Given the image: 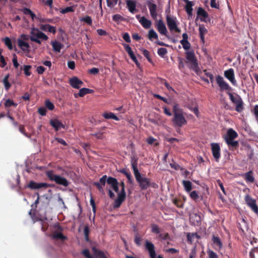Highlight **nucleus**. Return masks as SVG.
<instances>
[{"label": "nucleus", "instance_id": "obj_1", "mask_svg": "<svg viewBox=\"0 0 258 258\" xmlns=\"http://www.w3.org/2000/svg\"><path fill=\"white\" fill-rule=\"evenodd\" d=\"M131 165L136 179L142 190H146L150 186L155 187V186L157 185L155 183L151 182L150 178L146 177L145 175H141L137 167V158H132Z\"/></svg>", "mask_w": 258, "mask_h": 258}, {"label": "nucleus", "instance_id": "obj_2", "mask_svg": "<svg viewBox=\"0 0 258 258\" xmlns=\"http://www.w3.org/2000/svg\"><path fill=\"white\" fill-rule=\"evenodd\" d=\"M238 134L232 128L228 130L226 134L224 137V139L228 146L229 150H235L239 147V142L234 141L238 137Z\"/></svg>", "mask_w": 258, "mask_h": 258}, {"label": "nucleus", "instance_id": "obj_3", "mask_svg": "<svg viewBox=\"0 0 258 258\" xmlns=\"http://www.w3.org/2000/svg\"><path fill=\"white\" fill-rule=\"evenodd\" d=\"M185 62L188 64L189 69L193 70L197 75L200 71L198 60L194 51H187L185 52Z\"/></svg>", "mask_w": 258, "mask_h": 258}, {"label": "nucleus", "instance_id": "obj_4", "mask_svg": "<svg viewBox=\"0 0 258 258\" xmlns=\"http://www.w3.org/2000/svg\"><path fill=\"white\" fill-rule=\"evenodd\" d=\"M45 174L49 180L54 181L57 184L61 185L66 187L69 185V182L66 178L59 175L55 174L54 171L52 170L46 171Z\"/></svg>", "mask_w": 258, "mask_h": 258}, {"label": "nucleus", "instance_id": "obj_5", "mask_svg": "<svg viewBox=\"0 0 258 258\" xmlns=\"http://www.w3.org/2000/svg\"><path fill=\"white\" fill-rule=\"evenodd\" d=\"M30 34V40L39 44H41V40H47L48 39V36L38 28H32Z\"/></svg>", "mask_w": 258, "mask_h": 258}, {"label": "nucleus", "instance_id": "obj_6", "mask_svg": "<svg viewBox=\"0 0 258 258\" xmlns=\"http://www.w3.org/2000/svg\"><path fill=\"white\" fill-rule=\"evenodd\" d=\"M165 13L167 14L166 16L167 24L170 32L180 33L181 30L177 26L176 18L169 15V9L168 10H166Z\"/></svg>", "mask_w": 258, "mask_h": 258}, {"label": "nucleus", "instance_id": "obj_7", "mask_svg": "<svg viewBox=\"0 0 258 258\" xmlns=\"http://www.w3.org/2000/svg\"><path fill=\"white\" fill-rule=\"evenodd\" d=\"M227 94L229 96L230 100L235 104V110L238 112H241L244 109V102L240 96L236 94L235 97H234L230 92H228Z\"/></svg>", "mask_w": 258, "mask_h": 258}, {"label": "nucleus", "instance_id": "obj_8", "mask_svg": "<svg viewBox=\"0 0 258 258\" xmlns=\"http://www.w3.org/2000/svg\"><path fill=\"white\" fill-rule=\"evenodd\" d=\"M172 121L175 126L181 127L187 123V121L183 116V112L175 114Z\"/></svg>", "mask_w": 258, "mask_h": 258}, {"label": "nucleus", "instance_id": "obj_9", "mask_svg": "<svg viewBox=\"0 0 258 258\" xmlns=\"http://www.w3.org/2000/svg\"><path fill=\"white\" fill-rule=\"evenodd\" d=\"M244 200L246 205L255 214H258V206L256 205V201L252 198L249 195H247L244 197Z\"/></svg>", "mask_w": 258, "mask_h": 258}, {"label": "nucleus", "instance_id": "obj_10", "mask_svg": "<svg viewBox=\"0 0 258 258\" xmlns=\"http://www.w3.org/2000/svg\"><path fill=\"white\" fill-rule=\"evenodd\" d=\"M212 153L216 162H219L221 157V149L218 143L211 144Z\"/></svg>", "mask_w": 258, "mask_h": 258}, {"label": "nucleus", "instance_id": "obj_11", "mask_svg": "<svg viewBox=\"0 0 258 258\" xmlns=\"http://www.w3.org/2000/svg\"><path fill=\"white\" fill-rule=\"evenodd\" d=\"M51 186L50 184L46 183H37L33 180L30 181L29 183L25 186V188H29L31 189H39L41 188H46Z\"/></svg>", "mask_w": 258, "mask_h": 258}, {"label": "nucleus", "instance_id": "obj_12", "mask_svg": "<svg viewBox=\"0 0 258 258\" xmlns=\"http://www.w3.org/2000/svg\"><path fill=\"white\" fill-rule=\"evenodd\" d=\"M217 83L218 86L220 88L221 91L223 90H232V88L229 85V84L224 81L223 78L218 75L216 78Z\"/></svg>", "mask_w": 258, "mask_h": 258}, {"label": "nucleus", "instance_id": "obj_13", "mask_svg": "<svg viewBox=\"0 0 258 258\" xmlns=\"http://www.w3.org/2000/svg\"><path fill=\"white\" fill-rule=\"evenodd\" d=\"M107 176L106 175H103L99 179V182H95L93 184L96 187L102 195H104V190L103 186H105L106 182H107Z\"/></svg>", "mask_w": 258, "mask_h": 258}, {"label": "nucleus", "instance_id": "obj_14", "mask_svg": "<svg viewBox=\"0 0 258 258\" xmlns=\"http://www.w3.org/2000/svg\"><path fill=\"white\" fill-rule=\"evenodd\" d=\"M224 75L233 86H236L237 83L235 79L234 71L232 68H230L224 71Z\"/></svg>", "mask_w": 258, "mask_h": 258}, {"label": "nucleus", "instance_id": "obj_15", "mask_svg": "<svg viewBox=\"0 0 258 258\" xmlns=\"http://www.w3.org/2000/svg\"><path fill=\"white\" fill-rule=\"evenodd\" d=\"M155 27L161 34L167 37V34L168 32L165 25L164 24L162 20H159L157 22L155 25Z\"/></svg>", "mask_w": 258, "mask_h": 258}, {"label": "nucleus", "instance_id": "obj_16", "mask_svg": "<svg viewBox=\"0 0 258 258\" xmlns=\"http://www.w3.org/2000/svg\"><path fill=\"white\" fill-rule=\"evenodd\" d=\"M107 183L110 185L111 188L117 193H118V182L117 180L111 176L108 177L107 179Z\"/></svg>", "mask_w": 258, "mask_h": 258}, {"label": "nucleus", "instance_id": "obj_17", "mask_svg": "<svg viewBox=\"0 0 258 258\" xmlns=\"http://www.w3.org/2000/svg\"><path fill=\"white\" fill-rule=\"evenodd\" d=\"M147 5L149 8L151 16L153 19H156L157 16V5L152 3V0L148 1Z\"/></svg>", "mask_w": 258, "mask_h": 258}, {"label": "nucleus", "instance_id": "obj_18", "mask_svg": "<svg viewBox=\"0 0 258 258\" xmlns=\"http://www.w3.org/2000/svg\"><path fill=\"white\" fill-rule=\"evenodd\" d=\"M70 85L75 89H79L83 84V82L77 77H74L70 79Z\"/></svg>", "mask_w": 258, "mask_h": 258}, {"label": "nucleus", "instance_id": "obj_19", "mask_svg": "<svg viewBox=\"0 0 258 258\" xmlns=\"http://www.w3.org/2000/svg\"><path fill=\"white\" fill-rule=\"evenodd\" d=\"M145 246L146 249L149 252L150 257L151 258H156V254L154 244L151 242L146 241Z\"/></svg>", "mask_w": 258, "mask_h": 258}, {"label": "nucleus", "instance_id": "obj_20", "mask_svg": "<svg viewBox=\"0 0 258 258\" xmlns=\"http://www.w3.org/2000/svg\"><path fill=\"white\" fill-rule=\"evenodd\" d=\"M50 124L56 131H58L61 127L64 128V125L57 119H51Z\"/></svg>", "mask_w": 258, "mask_h": 258}, {"label": "nucleus", "instance_id": "obj_21", "mask_svg": "<svg viewBox=\"0 0 258 258\" xmlns=\"http://www.w3.org/2000/svg\"><path fill=\"white\" fill-rule=\"evenodd\" d=\"M126 196H123L117 194V198L114 201L113 208L117 209L120 207L121 204L124 201Z\"/></svg>", "mask_w": 258, "mask_h": 258}, {"label": "nucleus", "instance_id": "obj_22", "mask_svg": "<svg viewBox=\"0 0 258 258\" xmlns=\"http://www.w3.org/2000/svg\"><path fill=\"white\" fill-rule=\"evenodd\" d=\"M139 22L145 29L150 28L152 25L151 21L144 16L141 18Z\"/></svg>", "mask_w": 258, "mask_h": 258}, {"label": "nucleus", "instance_id": "obj_23", "mask_svg": "<svg viewBox=\"0 0 258 258\" xmlns=\"http://www.w3.org/2000/svg\"><path fill=\"white\" fill-rule=\"evenodd\" d=\"M197 15L198 16H202L203 18H201L200 20L201 21L205 22V19L209 18V14L208 13L201 7H199L197 11Z\"/></svg>", "mask_w": 258, "mask_h": 258}, {"label": "nucleus", "instance_id": "obj_24", "mask_svg": "<svg viewBox=\"0 0 258 258\" xmlns=\"http://www.w3.org/2000/svg\"><path fill=\"white\" fill-rule=\"evenodd\" d=\"M199 34H200L201 40L203 43H205V35L207 33L208 30L206 28V27L204 26V25H200L199 28Z\"/></svg>", "mask_w": 258, "mask_h": 258}, {"label": "nucleus", "instance_id": "obj_25", "mask_svg": "<svg viewBox=\"0 0 258 258\" xmlns=\"http://www.w3.org/2000/svg\"><path fill=\"white\" fill-rule=\"evenodd\" d=\"M212 241L213 243L217 246L215 247L216 250H220L221 249L223 246V244L219 237L213 235L212 237Z\"/></svg>", "mask_w": 258, "mask_h": 258}, {"label": "nucleus", "instance_id": "obj_26", "mask_svg": "<svg viewBox=\"0 0 258 258\" xmlns=\"http://www.w3.org/2000/svg\"><path fill=\"white\" fill-rule=\"evenodd\" d=\"M126 5L128 8L129 11L134 14L135 13L136 9V4L135 1L132 0H127L126 1Z\"/></svg>", "mask_w": 258, "mask_h": 258}, {"label": "nucleus", "instance_id": "obj_27", "mask_svg": "<svg viewBox=\"0 0 258 258\" xmlns=\"http://www.w3.org/2000/svg\"><path fill=\"white\" fill-rule=\"evenodd\" d=\"M18 45L19 47L24 51L28 50V49L30 47L29 44L27 42H26L20 39L18 40Z\"/></svg>", "mask_w": 258, "mask_h": 258}, {"label": "nucleus", "instance_id": "obj_28", "mask_svg": "<svg viewBox=\"0 0 258 258\" xmlns=\"http://www.w3.org/2000/svg\"><path fill=\"white\" fill-rule=\"evenodd\" d=\"M53 51L57 52L60 51L61 49L63 47V44L57 41H52L51 43Z\"/></svg>", "mask_w": 258, "mask_h": 258}, {"label": "nucleus", "instance_id": "obj_29", "mask_svg": "<svg viewBox=\"0 0 258 258\" xmlns=\"http://www.w3.org/2000/svg\"><path fill=\"white\" fill-rule=\"evenodd\" d=\"M244 179L247 182H254V177H253V172L252 171H249L245 173Z\"/></svg>", "mask_w": 258, "mask_h": 258}, {"label": "nucleus", "instance_id": "obj_30", "mask_svg": "<svg viewBox=\"0 0 258 258\" xmlns=\"http://www.w3.org/2000/svg\"><path fill=\"white\" fill-rule=\"evenodd\" d=\"M182 185L186 192H189L192 188V183L189 180H183Z\"/></svg>", "mask_w": 258, "mask_h": 258}, {"label": "nucleus", "instance_id": "obj_31", "mask_svg": "<svg viewBox=\"0 0 258 258\" xmlns=\"http://www.w3.org/2000/svg\"><path fill=\"white\" fill-rule=\"evenodd\" d=\"M102 116L107 119H113L115 120H119V118L112 112H104Z\"/></svg>", "mask_w": 258, "mask_h": 258}, {"label": "nucleus", "instance_id": "obj_32", "mask_svg": "<svg viewBox=\"0 0 258 258\" xmlns=\"http://www.w3.org/2000/svg\"><path fill=\"white\" fill-rule=\"evenodd\" d=\"M52 238L54 239H60L62 241L67 239V237L60 232H54L52 235Z\"/></svg>", "mask_w": 258, "mask_h": 258}, {"label": "nucleus", "instance_id": "obj_33", "mask_svg": "<svg viewBox=\"0 0 258 258\" xmlns=\"http://www.w3.org/2000/svg\"><path fill=\"white\" fill-rule=\"evenodd\" d=\"M195 238L200 239V236L197 233H188L187 235V239L189 243H192L193 240Z\"/></svg>", "mask_w": 258, "mask_h": 258}, {"label": "nucleus", "instance_id": "obj_34", "mask_svg": "<svg viewBox=\"0 0 258 258\" xmlns=\"http://www.w3.org/2000/svg\"><path fill=\"white\" fill-rule=\"evenodd\" d=\"M193 5H194L193 3L191 1L186 4V6H185V11L189 16H191L192 15V12L193 9H192V7Z\"/></svg>", "mask_w": 258, "mask_h": 258}, {"label": "nucleus", "instance_id": "obj_35", "mask_svg": "<svg viewBox=\"0 0 258 258\" xmlns=\"http://www.w3.org/2000/svg\"><path fill=\"white\" fill-rule=\"evenodd\" d=\"M148 38L149 40L152 41L153 39H158V36L157 33L153 29H151L149 31Z\"/></svg>", "mask_w": 258, "mask_h": 258}, {"label": "nucleus", "instance_id": "obj_36", "mask_svg": "<svg viewBox=\"0 0 258 258\" xmlns=\"http://www.w3.org/2000/svg\"><path fill=\"white\" fill-rule=\"evenodd\" d=\"M92 91H93V90L91 89H90L88 88H83L80 90L79 92L78 93V95L80 97H82L84 96L87 94L92 93Z\"/></svg>", "mask_w": 258, "mask_h": 258}, {"label": "nucleus", "instance_id": "obj_37", "mask_svg": "<svg viewBox=\"0 0 258 258\" xmlns=\"http://www.w3.org/2000/svg\"><path fill=\"white\" fill-rule=\"evenodd\" d=\"M172 110L173 115L183 112V110L180 108L179 104L176 103H174Z\"/></svg>", "mask_w": 258, "mask_h": 258}, {"label": "nucleus", "instance_id": "obj_38", "mask_svg": "<svg viewBox=\"0 0 258 258\" xmlns=\"http://www.w3.org/2000/svg\"><path fill=\"white\" fill-rule=\"evenodd\" d=\"M92 250L95 254H96L99 258H106L104 252L102 251L98 250L95 247L92 248Z\"/></svg>", "mask_w": 258, "mask_h": 258}, {"label": "nucleus", "instance_id": "obj_39", "mask_svg": "<svg viewBox=\"0 0 258 258\" xmlns=\"http://www.w3.org/2000/svg\"><path fill=\"white\" fill-rule=\"evenodd\" d=\"M9 77V75H7L5 77L3 80V83L5 86V88L7 91H8L11 86V84L9 83L8 81Z\"/></svg>", "mask_w": 258, "mask_h": 258}, {"label": "nucleus", "instance_id": "obj_40", "mask_svg": "<svg viewBox=\"0 0 258 258\" xmlns=\"http://www.w3.org/2000/svg\"><path fill=\"white\" fill-rule=\"evenodd\" d=\"M4 42L5 45L8 47L10 50H12L13 49V44L12 43V41L9 37H6L4 39Z\"/></svg>", "mask_w": 258, "mask_h": 258}, {"label": "nucleus", "instance_id": "obj_41", "mask_svg": "<svg viewBox=\"0 0 258 258\" xmlns=\"http://www.w3.org/2000/svg\"><path fill=\"white\" fill-rule=\"evenodd\" d=\"M189 197L196 202L199 201V196L196 190L191 191L189 194Z\"/></svg>", "mask_w": 258, "mask_h": 258}, {"label": "nucleus", "instance_id": "obj_42", "mask_svg": "<svg viewBox=\"0 0 258 258\" xmlns=\"http://www.w3.org/2000/svg\"><path fill=\"white\" fill-rule=\"evenodd\" d=\"M157 53L160 56L163 57L167 54V50L165 48L161 47L158 49Z\"/></svg>", "mask_w": 258, "mask_h": 258}, {"label": "nucleus", "instance_id": "obj_43", "mask_svg": "<svg viewBox=\"0 0 258 258\" xmlns=\"http://www.w3.org/2000/svg\"><path fill=\"white\" fill-rule=\"evenodd\" d=\"M75 11V8L74 6H70L66 7L64 9H62L60 11V13L62 14H66L69 12H73Z\"/></svg>", "mask_w": 258, "mask_h": 258}, {"label": "nucleus", "instance_id": "obj_44", "mask_svg": "<svg viewBox=\"0 0 258 258\" xmlns=\"http://www.w3.org/2000/svg\"><path fill=\"white\" fill-rule=\"evenodd\" d=\"M80 21L82 22H84L87 23L89 25H91L92 23V18L88 16H87L85 17H83L80 19Z\"/></svg>", "mask_w": 258, "mask_h": 258}, {"label": "nucleus", "instance_id": "obj_45", "mask_svg": "<svg viewBox=\"0 0 258 258\" xmlns=\"http://www.w3.org/2000/svg\"><path fill=\"white\" fill-rule=\"evenodd\" d=\"M5 106L6 107H10L12 106H14L15 107H16L17 106V104L15 103L13 100L8 99L6 100L5 103Z\"/></svg>", "mask_w": 258, "mask_h": 258}, {"label": "nucleus", "instance_id": "obj_46", "mask_svg": "<svg viewBox=\"0 0 258 258\" xmlns=\"http://www.w3.org/2000/svg\"><path fill=\"white\" fill-rule=\"evenodd\" d=\"M121 173H122L123 174H124L126 178H127L128 182L130 183H133V180H132V176L131 174V173L129 172L126 171L125 170H122L121 171Z\"/></svg>", "mask_w": 258, "mask_h": 258}, {"label": "nucleus", "instance_id": "obj_47", "mask_svg": "<svg viewBox=\"0 0 258 258\" xmlns=\"http://www.w3.org/2000/svg\"><path fill=\"white\" fill-rule=\"evenodd\" d=\"M128 54L129 55V56H130L131 58L132 59V60L136 63V64L137 66H139V65L140 64V63L139 62L138 60H137V58H136V56H135V55L134 54V52L133 51H132L131 52H129L128 53Z\"/></svg>", "mask_w": 258, "mask_h": 258}, {"label": "nucleus", "instance_id": "obj_48", "mask_svg": "<svg viewBox=\"0 0 258 258\" xmlns=\"http://www.w3.org/2000/svg\"><path fill=\"white\" fill-rule=\"evenodd\" d=\"M46 107L50 110H53L54 108V105L49 100H46L45 102Z\"/></svg>", "mask_w": 258, "mask_h": 258}, {"label": "nucleus", "instance_id": "obj_49", "mask_svg": "<svg viewBox=\"0 0 258 258\" xmlns=\"http://www.w3.org/2000/svg\"><path fill=\"white\" fill-rule=\"evenodd\" d=\"M31 68V66L29 65H25L24 66V74L26 76H30L31 73L30 71V70Z\"/></svg>", "mask_w": 258, "mask_h": 258}, {"label": "nucleus", "instance_id": "obj_50", "mask_svg": "<svg viewBox=\"0 0 258 258\" xmlns=\"http://www.w3.org/2000/svg\"><path fill=\"white\" fill-rule=\"evenodd\" d=\"M178 69L181 71L182 72L183 71V70L184 69V62H183V58H181V57H178Z\"/></svg>", "mask_w": 258, "mask_h": 258}, {"label": "nucleus", "instance_id": "obj_51", "mask_svg": "<svg viewBox=\"0 0 258 258\" xmlns=\"http://www.w3.org/2000/svg\"><path fill=\"white\" fill-rule=\"evenodd\" d=\"M207 253L209 258H218V255L217 254L211 249H208L207 250Z\"/></svg>", "mask_w": 258, "mask_h": 258}, {"label": "nucleus", "instance_id": "obj_52", "mask_svg": "<svg viewBox=\"0 0 258 258\" xmlns=\"http://www.w3.org/2000/svg\"><path fill=\"white\" fill-rule=\"evenodd\" d=\"M159 237L163 240H171L170 236L168 233H160Z\"/></svg>", "mask_w": 258, "mask_h": 258}, {"label": "nucleus", "instance_id": "obj_53", "mask_svg": "<svg viewBox=\"0 0 258 258\" xmlns=\"http://www.w3.org/2000/svg\"><path fill=\"white\" fill-rule=\"evenodd\" d=\"M151 231H152V232L155 233V234H159L160 233V230H159V227L157 225H156V224H152L151 225Z\"/></svg>", "mask_w": 258, "mask_h": 258}, {"label": "nucleus", "instance_id": "obj_54", "mask_svg": "<svg viewBox=\"0 0 258 258\" xmlns=\"http://www.w3.org/2000/svg\"><path fill=\"white\" fill-rule=\"evenodd\" d=\"M180 42L185 50H188L190 48V43L188 41H180Z\"/></svg>", "mask_w": 258, "mask_h": 258}, {"label": "nucleus", "instance_id": "obj_55", "mask_svg": "<svg viewBox=\"0 0 258 258\" xmlns=\"http://www.w3.org/2000/svg\"><path fill=\"white\" fill-rule=\"evenodd\" d=\"M84 233L85 235V240L87 241H89V228L88 226H85L84 229Z\"/></svg>", "mask_w": 258, "mask_h": 258}, {"label": "nucleus", "instance_id": "obj_56", "mask_svg": "<svg viewBox=\"0 0 258 258\" xmlns=\"http://www.w3.org/2000/svg\"><path fill=\"white\" fill-rule=\"evenodd\" d=\"M170 166L172 168L174 169L175 170H183L184 168L181 167L179 165L176 164V163H170Z\"/></svg>", "mask_w": 258, "mask_h": 258}, {"label": "nucleus", "instance_id": "obj_57", "mask_svg": "<svg viewBox=\"0 0 258 258\" xmlns=\"http://www.w3.org/2000/svg\"><path fill=\"white\" fill-rule=\"evenodd\" d=\"M120 185L121 187V189L120 191L119 192H118V194L123 195V196H126V192H125V184H124V183L123 182H121L120 183Z\"/></svg>", "mask_w": 258, "mask_h": 258}, {"label": "nucleus", "instance_id": "obj_58", "mask_svg": "<svg viewBox=\"0 0 258 258\" xmlns=\"http://www.w3.org/2000/svg\"><path fill=\"white\" fill-rule=\"evenodd\" d=\"M82 253L86 258H94L92 255L90 254L89 250L87 249L84 250L82 251Z\"/></svg>", "mask_w": 258, "mask_h": 258}, {"label": "nucleus", "instance_id": "obj_59", "mask_svg": "<svg viewBox=\"0 0 258 258\" xmlns=\"http://www.w3.org/2000/svg\"><path fill=\"white\" fill-rule=\"evenodd\" d=\"M12 61H13L14 66L15 67V68L17 69L18 68L19 66V64L18 62L17 56V55L15 54H14V55H13V59H12Z\"/></svg>", "mask_w": 258, "mask_h": 258}, {"label": "nucleus", "instance_id": "obj_60", "mask_svg": "<svg viewBox=\"0 0 258 258\" xmlns=\"http://www.w3.org/2000/svg\"><path fill=\"white\" fill-rule=\"evenodd\" d=\"M141 241H142L141 237H140L139 234H137L135 236V243L137 245L140 246V245H141Z\"/></svg>", "mask_w": 258, "mask_h": 258}, {"label": "nucleus", "instance_id": "obj_61", "mask_svg": "<svg viewBox=\"0 0 258 258\" xmlns=\"http://www.w3.org/2000/svg\"><path fill=\"white\" fill-rule=\"evenodd\" d=\"M144 56L148 59L150 62H151V59L150 56V52L148 50L145 49L143 51Z\"/></svg>", "mask_w": 258, "mask_h": 258}, {"label": "nucleus", "instance_id": "obj_62", "mask_svg": "<svg viewBox=\"0 0 258 258\" xmlns=\"http://www.w3.org/2000/svg\"><path fill=\"white\" fill-rule=\"evenodd\" d=\"M38 112L42 116H44L46 113V109L45 107H40L38 109Z\"/></svg>", "mask_w": 258, "mask_h": 258}, {"label": "nucleus", "instance_id": "obj_63", "mask_svg": "<svg viewBox=\"0 0 258 258\" xmlns=\"http://www.w3.org/2000/svg\"><path fill=\"white\" fill-rule=\"evenodd\" d=\"M173 203L175 205H176L178 208H182L183 204L182 202L178 199H174L173 200Z\"/></svg>", "mask_w": 258, "mask_h": 258}, {"label": "nucleus", "instance_id": "obj_64", "mask_svg": "<svg viewBox=\"0 0 258 258\" xmlns=\"http://www.w3.org/2000/svg\"><path fill=\"white\" fill-rule=\"evenodd\" d=\"M253 113L255 118L258 123V105H255L253 107Z\"/></svg>", "mask_w": 258, "mask_h": 258}]
</instances>
